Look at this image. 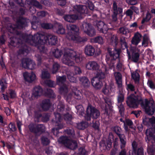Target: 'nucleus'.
Instances as JSON below:
<instances>
[{
  "mask_svg": "<svg viewBox=\"0 0 155 155\" xmlns=\"http://www.w3.org/2000/svg\"><path fill=\"white\" fill-rule=\"evenodd\" d=\"M67 28L68 31L67 36V38L75 43L84 42L87 41L86 37L81 38L78 36L79 28L76 25L69 24L67 25Z\"/></svg>",
  "mask_w": 155,
  "mask_h": 155,
  "instance_id": "nucleus-4",
  "label": "nucleus"
},
{
  "mask_svg": "<svg viewBox=\"0 0 155 155\" xmlns=\"http://www.w3.org/2000/svg\"><path fill=\"white\" fill-rule=\"evenodd\" d=\"M8 127L10 130L12 131H15L16 130V128L14 123H11L8 125Z\"/></svg>",
  "mask_w": 155,
  "mask_h": 155,
  "instance_id": "nucleus-62",
  "label": "nucleus"
},
{
  "mask_svg": "<svg viewBox=\"0 0 155 155\" xmlns=\"http://www.w3.org/2000/svg\"><path fill=\"white\" fill-rule=\"evenodd\" d=\"M8 94H9L11 98H14L16 97V94L15 91L12 90H9L8 92Z\"/></svg>",
  "mask_w": 155,
  "mask_h": 155,
  "instance_id": "nucleus-56",
  "label": "nucleus"
},
{
  "mask_svg": "<svg viewBox=\"0 0 155 155\" xmlns=\"http://www.w3.org/2000/svg\"><path fill=\"white\" fill-rule=\"evenodd\" d=\"M151 14L148 12L145 16L143 18L142 21L141 23L142 24H144L145 22H147L149 21L151 18Z\"/></svg>",
  "mask_w": 155,
  "mask_h": 155,
  "instance_id": "nucleus-44",
  "label": "nucleus"
},
{
  "mask_svg": "<svg viewBox=\"0 0 155 155\" xmlns=\"http://www.w3.org/2000/svg\"><path fill=\"white\" fill-rule=\"evenodd\" d=\"M91 41L92 42L98 43L101 44L104 43V39L102 37L100 36H97L91 39Z\"/></svg>",
  "mask_w": 155,
  "mask_h": 155,
  "instance_id": "nucleus-36",
  "label": "nucleus"
},
{
  "mask_svg": "<svg viewBox=\"0 0 155 155\" xmlns=\"http://www.w3.org/2000/svg\"><path fill=\"white\" fill-rule=\"evenodd\" d=\"M113 14L112 15L113 20L116 21L117 20V15L118 14H121L123 12V9L121 8H117V4L114 2L113 4Z\"/></svg>",
  "mask_w": 155,
  "mask_h": 155,
  "instance_id": "nucleus-21",
  "label": "nucleus"
},
{
  "mask_svg": "<svg viewBox=\"0 0 155 155\" xmlns=\"http://www.w3.org/2000/svg\"><path fill=\"white\" fill-rule=\"evenodd\" d=\"M100 115L99 111L89 104L87 109L86 114L85 116V119L87 121L91 120V117L93 118H97Z\"/></svg>",
  "mask_w": 155,
  "mask_h": 155,
  "instance_id": "nucleus-7",
  "label": "nucleus"
},
{
  "mask_svg": "<svg viewBox=\"0 0 155 155\" xmlns=\"http://www.w3.org/2000/svg\"><path fill=\"white\" fill-rule=\"evenodd\" d=\"M101 68L97 71L96 76L97 78L101 80L105 78L107 74L108 73L109 69L102 62L101 64Z\"/></svg>",
  "mask_w": 155,
  "mask_h": 155,
  "instance_id": "nucleus-12",
  "label": "nucleus"
},
{
  "mask_svg": "<svg viewBox=\"0 0 155 155\" xmlns=\"http://www.w3.org/2000/svg\"><path fill=\"white\" fill-rule=\"evenodd\" d=\"M149 38L147 35L143 36V40L142 43V45L144 47L147 46L148 43Z\"/></svg>",
  "mask_w": 155,
  "mask_h": 155,
  "instance_id": "nucleus-48",
  "label": "nucleus"
},
{
  "mask_svg": "<svg viewBox=\"0 0 155 155\" xmlns=\"http://www.w3.org/2000/svg\"><path fill=\"white\" fill-rule=\"evenodd\" d=\"M117 106L119 110V112L121 116H123L124 114V108L122 103H117Z\"/></svg>",
  "mask_w": 155,
  "mask_h": 155,
  "instance_id": "nucleus-51",
  "label": "nucleus"
},
{
  "mask_svg": "<svg viewBox=\"0 0 155 155\" xmlns=\"http://www.w3.org/2000/svg\"><path fill=\"white\" fill-rule=\"evenodd\" d=\"M48 14V13L44 11H41L37 13V15L38 17L41 18L44 17Z\"/></svg>",
  "mask_w": 155,
  "mask_h": 155,
  "instance_id": "nucleus-64",
  "label": "nucleus"
},
{
  "mask_svg": "<svg viewBox=\"0 0 155 155\" xmlns=\"http://www.w3.org/2000/svg\"><path fill=\"white\" fill-rule=\"evenodd\" d=\"M33 38L35 40L36 43H40L42 45L41 48L43 49H44V44L46 43H48L51 45H55L57 43V37L51 34H48L46 35H43L37 33L33 36Z\"/></svg>",
  "mask_w": 155,
  "mask_h": 155,
  "instance_id": "nucleus-5",
  "label": "nucleus"
},
{
  "mask_svg": "<svg viewBox=\"0 0 155 155\" xmlns=\"http://www.w3.org/2000/svg\"><path fill=\"white\" fill-rule=\"evenodd\" d=\"M131 51L132 53V61L134 62H137L139 59L140 50L137 47H135L131 48Z\"/></svg>",
  "mask_w": 155,
  "mask_h": 155,
  "instance_id": "nucleus-20",
  "label": "nucleus"
},
{
  "mask_svg": "<svg viewBox=\"0 0 155 155\" xmlns=\"http://www.w3.org/2000/svg\"><path fill=\"white\" fill-rule=\"evenodd\" d=\"M100 65L95 61H90L86 65V68L88 70L97 71L100 68Z\"/></svg>",
  "mask_w": 155,
  "mask_h": 155,
  "instance_id": "nucleus-19",
  "label": "nucleus"
},
{
  "mask_svg": "<svg viewBox=\"0 0 155 155\" xmlns=\"http://www.w3.org/2000/svg\"><path fill=\"white\" fill-rule=\"evenodd\" d=\"M41 26L43 28L46 29H51L53 27L52 24L49 23H43L41 24Z\"/></svg>",
  "mask_w": 155,
  "mask_h": 155,
  "instance_id": "nucleus-59",
  "label": "nucleus"
},
{
  "mask_svg": "<svg viewBox=\"0 0 155 155\" xmlns=\"http://www.w3.org/2000/svg\"><path fill=\"white\" fill-rule=\"evenodd\" d=\"M110 42L111 44L114 46H116L118 42V38L115 35L110 34Z\"/></svg>",
  "mask_w": 155,
  "mask_h": 155,
  "instance_id": "nucleus-34",
  "label": "nucleus"
},
{
  "mask_svg": "<svg viewBox=\"0 0 155 155\" xmlns=\"http://www.w3.org/2000/svg\"><path fill=\"white\" fill-rule=\"evenodd\" d=\"M88 126V124L86 122H83L78 124V128L80 130L84 129Z\"/></svg>",
  "mask_w": 155,
  "mask_h": 155,
  "instance_id": "nucleus-47",
  "label": "nucleus"
},
{
  "mask_svg": "<svg viewBox=\"0 0 155 155\" xmlns=\"http://www.w3.org/2000/svg\"><path fill=\"white\" fill-rule=\"evenodd\" d=\"M17 25H11L9 29V32L11 33H15L17 29H21L25 27L26 22L24 19H21L17 22Z\"/></svg>",
  "mask_w": 155,
  "mask_h": 155,
  "instance_id": "nucleus-15",
  "label": "nucleus"
},
{
  "mask_svg": "<svg viewBox=\"0 0 155 155\" xmlns=\"http://www.w3.org/2000/svg\"><path fill=\"white\" fill-rule=\"evenodd\" d=\"M47 94L48 96L49 97L53 98L55 97L53 91L50 89L47 90Z\"/></svg>",
  "mask_w": 155,
  "mask_h": 155,
  "instance_id": "nucleus-61",
  "label": "nucleus"
},
{
  "mask_svg": "<svg viewBox=\"0 0 155 155\" xmlns=\"http://www.w3.org/2000/svg\"><path fill=\"white\" fill-rule=\"evenodd\" d=\"M120 41L121 45V48L122 49H124L127 48V44L126 42L125 38L124 37H121L120 39ZM127 51L129 58L130 57V53L127 49Z\"/></svg>",
  "mask_w": 155,
  "mask_h": 155,
  "instance_id": "nucleus-31",
  "label": "nucleus"
},
{
  "mask_svg": "<svg viewBox=\"0 0 155 155\" xmlns=\"http://www.w3.org/2000/svg\"><path fill=\"white\" fill-rule=\"evenodd\" d=\"M109 55H106V61L107 64H109L111 61L114 60L119 57L120 50L119 49H115L113 51L112 49L109 48L107 49Z\"/></svg>",
  "mask_w": 155,
  "mask_h": 155,
  "instance_id": "nucleus-9",
  "label": "nucleus"
},
{
  "mask_svg": "<svg viewBox=\"0 0 155 155\" xmlns=\"http://www.w3.org/2000/svg\"><path fill=\"white\" fill-rule=\"evenodd\" d=\"M86 3L85 4L87 5L89 8L91 10H93L94 8V6L93 4L91 2L89 1L88 0H85Z\"/></svg>",
  "mask_w": 155,
  "mask_h": 155,
  "instance_id": "nucleus-60",
  "label": "nucleus"
},
{
  "mask_svg": "<svg viewBox=\"0 0 155 155\" xmlns=\"http://www.w3.org/2000/svg\"><path fill=\"white\" fill-rule=\"evenodd\" d=\"M131 76L135 81H138L139 80L140 75L138 72V70H136L131 74Z\"/></svg>",
  "mask_w": 155,
  "mask_h": 155,
  "instance_id": "nucleus-42",
  "label": "nucleus"
},
{
  "mask_svg": "<svg viewBox=\"0 0 155 155\" xmlns=\"http://www.w3.org/2000/svg\"><path fill=\"white\" fill-rule=\"evenodd\" d=\"M74 12L78 13L77 15H65L64 18L65 20L70 22H74L77 19L82 18L87 13V9L85 5H76L74 7Z\"/></svg>",
  "mask_w": 155,
  "mask_h": 155,
  "instance_id": "nucleus-3",
  "label": "nucleus"
},
{
  "mask_svg": "<svg viewBox=\"0 0 155 155\" xmlns=\"http://www.w3.org/2000/svg\"><path fill=\"white\" fill-rule=\"evenodd\" d=\"M103 92L105 95H108L110 94L111 92V87L110 85H106L102 89Z\"/></svg>",
  "mask_w": 155,
  "mask_h": 155,
  "instance_id": "nucleus-35",
  "label": "nucleus"
},
{
  "mask_svg": "<svg viewBox=\"0 0 155 155\" xmlns=\"http://www.w3.org/2000/svg\"><path fill=\"white\" fill-rule=\"evenodd\" d=\"M104 100L106 104L108 105V107L107 105L105 106V113L107 115H109L110 113L112 111L111 106V105L112 104L111 100L110 99L107 97H105L104 98Z\"/></svg>",
  "mask_w": 155,
  "mask_h": 155,
  "instance_id": "nucleus-25",
  "label": "nucleus"
},
{
  "mask_svg": "<svg viewBox=\"0 0 155 155\" xmlns=\"http://www.w3.org/2000/svg\"><path fill=\"white\" fill-rule=\"evenodd\" d=\"M81 28L84 32L88 35L92 37L95 35V31L92 26L89 23L86 22H84L82 25Z\"/></svg>",
  "mask_w": 155,
  "mask_h": 155,
  "instance_id": "nucleus-13",
  "label": "nucleus"
},
{
  "mask_svg": "<svg viewBox=\"0 0 155 155\" xmlns=\"http://www.w3.org/2000/svg\"><path fill=\"white\" fill-rule=\"evenodd\" d=\"M54 115L55 120H54L53 124L55 126V127L52 129V132L54 135L57 136L58 133V130L63 128L64 125L60 123L61 120L60 114L55 113Z\"/></svg>",
  "mask_w": 155,
  "mask_h": 155,
  "instance_id": "nucleus-8",
  "label": "nucleus"
},
{
  "mask_svg": "<svg viewBox=\"0 0 155 155\" xmlns=\"http://www.w3.org/2000/svg\"><path fill=\"white\" fill-rule=\"evenodd\" d=\"M23 76L25 81L30 82L34 81L36 77L35 74L33 72L31 73L25 72L23 74Z\"/></svg>",
  "mask_w": 155,
  "mask_h": 155,
  "instance_id": "nucleus-24",
  "label": "nucleus"
},
{
  "mask_svg": "<svg viewBox=\"0 0 155 155\" xmlns=\"http://www.w3.org/2000/svg\"><path fill=\"white\" fill-rule=\"evenodd\" d=\"M41 141L42 143L44 145H47L50 143V141L48 138L43 137L41 138Z\"/></svg>",
  "mask_w": 155,
  "mask_h": 155,
  "instance_id": "nucleus-55",
  "label": "nucleus"
},
{
  "mask_svg": "<svg viewBox=\"0 0 155 155\" xmlns=\"http://www.w3.org/2000/svg\"><path fill=\"white\" fill-rule=\"evenodd\" d=\"M92 86L96 89H100L103 86V83L101 80L97 78H93L91 80Z\"/></svg>",
  "mask_w": 155,
  "mask_h": 155,
  "instance_id": "nucleus-23",
  "label": "nucleus"
},
{
  "mask_svg": "<svg viewBox=\"0 0 155 155\" xmlns=\"http://www.w3.org/2000/svg\"><path fill=\"white\" fill-rule=\"evenodd\" d=\"M33 36L29 35L27 36V38L25 40V38H24V40L27 43H29L30 45L34 46H37L39 50L41 52H46L45 51V49L44 47V49H43L41 48V46L42 45L40 43H38V41L37 43H36L35 40H34V38H33Z\"/></svg>",
  "mask_w": 155,
  "mask_h": 155,
  "instance_id": "nucleus-14",
  "label": "nucleus"
},
{
  "mask_svg": "<svg viewBox=\"0 0 155 155\" xmlns=\"http://www.w3.org/2000/svg\"><path fill=\"white\" fill-rule=\"evenodd\" d=\"M154 102L153 101H150L146 103L144 106L145 111L148 115H153L154 112Z\"/></svg>",
  "mask_w": 155,
  "mask_h": 155,
  "instance_id": "nucleus-17",
  "label": "nucleus"
},
{
  "mask_svg": "<svg viewBox=\"0 0 155 155\" xmlns=\"http://www.w3.org/2000/svg\"><path fill=\"white\" fill-rule=\"evenodd\" d=\"M41 77L43 79L49 78H50V74L48 71L44 70L42 71Z\"/></svg>",
  "mask_w": 155,
  "mask_h": 155,
  "instance_id": "nucleus-45",
  "label": "nucleus"
},
{
  "mask_svg": "<svg viewBox=\"0 0 155 155\" xmlns=\"http://www.w3.org/2000/svg\"><path fill=\"white\" fill-rule=\"evenodd\" d=\"M114 74L118 87L121 88L122 86L121 74L119 72H115L114 73Z\"/></svg>",
  "mask_w": 155,
  "mask_h": 155,
  "instance_id": "nucleus-27",
  "label": "nucleus"
},
{
  "mask_svg": "<svg viewBox=\"0 0 155 155\" xmlns=\"http://www.w3.org/2000/svg\"><path fill=\"white\" fill-rule=\"evenodd\" d=\"M55 26L58 27V29L56 31L57 33L61 34H63L64 33L65 29L62 25L57 22H56L55 24Z\"/></svg>",
  "mask_w": 155,
  "mask_h": 155,
  "instance_id": "nucleus-32",
  "label": "nucleus"
},
{
  "mask_svg": "<svg viewBox=\"0 0 155 155\" xmlns=\"http://www.w3.org/2000/svg\"><path fill=\"white\" fill-rule=\"evenodd\" d=\"M143 122L144 125L152 126V128L147 129L146 132V141L147 143L151 142L152 143H155V118L153 117L149 118L146 116H143Z\"/></svg>",
  "mask_w": 155,
  "mask_h": 155,
  "instance_id": "nucleus-2",
  "label": "nucleus"
},
{
  "mask_svg": "<svg viewBox=\"0 0 155 155\" xmlns=\"http://www.w3.org/2000/svg\"><path fill=\"white\" fill-rule=\"evenodd\" d=\"M58 142L63 144L65 146L71 149H75L77 147L76 142H73L66 137H61L58 139Z\"/></svg>",
  "mask_w": 155,
  "mask_h": 155,
  "instance_id": "nucleus-10",
  "label": "nucleus"
},
{
  "mask_svg": "<svg viewBox=\"0 0 155 155\" xmlns=\"http://www.w3.org/2000/svg\"><path fill=\"white\" fill-rule=\"evenodd\" d=\"M117 103H122L124 99V93L119 92L117 96Z\"/></svg>",
  "mask_w": 155,
  "mask_h": 155,
  "instance_id": "nucleus-50",
  "label": "nucleus"
},
{
  "mask_svg": "<svg viewBox=\"0 0 155 155\" xmlns=\"http://www.w3.org/2000/svg\"><path fill=\"white\" fill-rule=\"evenodd\" d=\"M63 52L62 61L64 64L68 66H73L74 65V60L78 63L82 60L81 54L76 53L73 50L66 48L64 49Z\"/></svg>",
  "mask_w": 155,
  "mask_h": 155,
  "instance_id": "nucleus-1",
  "label": "nucleus"
},
{
  "mask_svg": "<svg viewBox=\"0 0 155 155\" xmlns=\"http://www.w3.org/2000/svg\"><path fill=\"white\" fill-rule=\"evenodd\" d=\"M96 28L100 32L104 33L108 30L107 25L102 21H96L94 22Z\"/></svg>",
  "mask_w": 155,
  "mask_h": 155,
  "instance_id": "nucleus-18",
  "label": "nucleus"
},
{
  "mask_svg": "<svg viewBox=\"0 0 155 155\" xmlns=\"http://www.w3.org/2000/svg\"><path fill=\"white\" fill-rule=\"evenodd\" d=\"M59 66L57 63H55L53 66L52 72L53 74L56 73L58 71Z\"/></svg>",
  "mask_w": 155,
  "mask_h": 155,
  "instance_id": "nucleus-58",
  "label": "nucleus"
},
{
  "mask_svg": "<svg viewBox=\"0 0 155 155\" xmlns=\"http://www.w3.org/2000/svg\"><path fill=\"white\" fill-rule=\"evenodd\" d=\"M76 108L77 110V113L79 115H83L84 114V109L83 107L80 105L77 106Z\"/></svg>",
  "mask_w": 155,
  "mask_h": 155,
  "instance_id": "nucleus-41",
  "label": "nucleus"
},
{
  "mask_svg": "<svg viewBox=\"0 0 155 155\" xmlns=\"http://www.w3.org/2000/svg\"><path fill=\"white\" fill-rule=\"evenodd\" d=\"M124 124H127L129 126L130 128L133 129H134L135 127H134L133 126V123L132 121L129 119H127L126 120L125 122H124Z\"/></svg>",
  "mask_w": 155,
  "mask_h": 155,
  "instance_id": "nucleus-57",
  "label": "nucleus"
},
{
  "mask_svg": "<svg viewBox=\"0 0 155 155\" xmlns=\"http://www.w3.org/2000/svg\"><path fill=\"white\" fill-rule=\"evenodd\" d=\"M113 137H114L112 134L111 133H110L108 139L106 142L104 143L105 148L107 150H109L111 147V139H113Z\"/></svg>",
  "mask_w": 155,
  "mask_h": 155,
  "instance_id": "nucleus-29",
  "label": "nucleus"
},
{
  "mask_svg": "<svg viewBox=\"0 0 155 155\" xmlns=\"http://www.w3.org/2000/svg\"><path fill=\"white\" fill-rule=\"evenodd\" d=\"M113 130L119 137L121 142V149L124 148L126 144V140L124 135L120 134L121 131V129L118 126H116L114 127Z\"/></svg>",
  "mask_w": 155,
  "mask_h": 155,
  "instance_id": "nucleus-16",
  "label": "nucleus"
},
{
  "mask_svg": "<svg viewBox=\"0 0 155 155\" xmlns=\"http://www.w3.org/2000/svg\"><path fill=\"white\" fill-rule=\"evenodd\" d=\"M143 151V148L141 147L133 151L132 154H130L129 155H133L134 154H135V155H144Z\"/></svg>",
  "mask_w": 155,
  "mask_h": 155,
  "instance_id": "nucleus-38",
  "label": "nucleus"
},
{
  "mask_svg": "<svg viewBox=\"0 0 155 155\" xmlns=\"http://www.w3.org/2000/svg\"><path fill=\"white\" fill-rule=\"evenodd\" d=\"M95 52L94 47L91 45H87L85 47L84 52L85 54L89 56H93Z\"/></svg>",
  "mask_w": 155,
  "mask_h": 155,
  "instance_id": "nucleus-28",
  "label": "nucleus"
},
{
  "mask_svg": "<svg viewBox=\"0 0 155 155\" xmlns=\"http://www.w3.org/2000/svg\"><path fill=\"white\" fill-rule=\"evenodd\" d=\"M135 94H131L127 97L126 103L130 107L137 108L140 103L142 101V99L140 95H138L135 92Z\"/></svg>",
  "mask_w": 155,
  "mask_h": 155,
  "instance_id": "nucleus-6",
  "label": "nucleus"
},
{
  "mask_svg": "<svg viewBox=\"0 0 155 155\" xmlns=\"http://www.w3.org/2000/svg\"><path fill=\"white\" fill-rule=\"evenodd\" d=\"M28 127L31 131L35 133L38 132H42L45 128L43 125L41 124L35 125L32 124H31L29 125Z\"/></svg>",
  "mask_w": 155,
  "mask_h": 155,
  "instance_id": "nucleus-22",
  "label": "nucleus"
},
{
  "mask_svg": "<svg viewBox=\"0 0 155 155\" xmlns=\"http://www.w3.org/2000/svg\"><path fill=\"white\" fill-rule=\"evenodd\" d=\"M66 80L65 76H57V83L60 86L59 91L61 94H64L68 91V87L64 84Z\"/></svg>",
  "mask_w": 155,
  "mask_h": 155,
  "instance_id": "nucleus-11",
  "label": "nucleus"
},
{
  "mask_svg": "<svg viewBox=\"0 0 155 155\" xmlns=\"http://www.w3.org/2000/svg\"><path fill=\"white\" fill-rule=\"evenodd\" d=\"M28 4L32 5L37 8H41L42 6L38 2L35 0H27V2Z\"/></svg>",
  "mask_w": 155,
  "mask_h": 155,
  "instance_id": "nucleus-37",
  "label": "nucleus"
},
{
  "mask_svg": "<svg viewBox=\"0 0 155 155\" xmlns=\"http://www.w3.org/2000/svg\"><path fill=\"white\" fill-rule=\"evenodd\" d=\"M45 84L48 86L52 87L54 86V82L51 80H47L45 81Z\"/></svg>",
  "mask_w": 155,
  "mask_h": 155,
  "instance_id": "nucleus-63",
  "label": "nucleus"
},
{
  "mask_svg": "<svg viewBox=\"0 0 155 155\" xmlns=\"http://www.w3.org/2000/svg\"><path fill=\"white\" fill-rule=\"evenodd\" d=\"M42 107L43 110H48L50 106V103L49 100H45L43 101L42 102Z\"/></svg>",
  "mask_w": 155,
  "mask_h": 155,
  "instance_id": "nucleus-33",
  "label": "nucleus"
},
{
  "mask_svg": "<svg viewBox=\"0 0 155 155\" xmlns=\"http://www.w3.org/2000/svg\"><path fill=\"white\" fill-rule=\"evenodd\" d=\"M141 37V35L139 32L136 33L132 38L131 41V44L137 46L140 42Z\"/></svg>",
  "mask_w": 155,
  "mask_h": 155,
  "instance_id": "nucleus-26",
  "label": "nucleus"
},
{
  "mask_svg": "<svg viewBox=\"0 0 155 155\" xmlns=\"http://www.w3.org/2000/svg\"><path fill=\"white\" fill-rule=\"evenodd\" d=\"M42 94V90L40 86L35 87L33 90L32 95L35 97L41 95Z\"/></svg>",
  "mask_w": 155,
  "mask_h": 155,
  "instance_id": "nucleus-30",
  "label": "nucleus"
},
{
  "mask_svg": "<svg viewBox=\"0 0 155 155\" xmlns=\"http://www.w3.org/2000/svg\"><path fill=\"white\" fill-rule=\"evenodd\" d=\"M30 59L29 58L23 59L21 62L22 67L28 69V65L29 63Z\"/></svg>",
  "mask_w": 155,
  "mask_h": 155,
  "instance_id": "nucleus-46",
  "label": "nucleus"
},
{
  "mask_svg": "<svg viewBox=\"0 0 155 155\" xmlns=\"http://www.w3.org/2000/svg\"><path fill=\"white\" fill-rule=\"evenodd\" d=\"M35 66L36 64L35 62L31 59H30L29 63L28 65V69H33L35 68Z\"/></svg>",
  "mask_w": 155,
  "mask_h": 155,
  "instance_id": "nucleus-53",
  "label": "nucleus"
},
{
  "mask_svg": "<svg viewBox=\"0 0 155 155\" xmlns=\"http://www.w3.org/2000/svg\"><path fill=\"white\" fill-rule=\"evenodd\" d=\"M79 80L82 85L84 86H87L89 84L90 82L88 79L85 77L81 78Z\"/></svg>",
  "mask_w": 155,
  "mask_h": 155,
  "instance_id": "nucleus-39",
  "label": "nucleus"
},
{
  "mask_svg": "<svg viewBox=\"0 0 155 155\" xmlns=\"http://www.w3.org/2000/svg\"><path fill=\"white\" fill-rule=\"evenodd\" d=\"M68 78L70 81L72 82H75L76 81V78L73 76L72 73L70 72L68 73L67 74Z\"/></svg>",
  "mask_w": 155,
  "mask_h": 155,
  "instance_id": "nucleus-52",
  "label": "nucleus"
},
{
  "mask_svg": "<svg viewBox=\"0 0 155 155\" xmlns=\"http://www.w3.org/2000/svg\"><path fill=\"white\" fill-rule=\"evenodd\" d=\"M6 87L7 84L5 81L3 79L1 80L0 81V90L3 92Z\"/></svg>",
  "mask_w": 155,
  "mask_h": 155,
  "instance_id": "nucleus-43",
  "label": "nucleus"
},
{
  "mask_svg": "<svg viewBox=\"0 0 155 155\" xmlns=\"http://www.w3.org/2000/svg\"><path fill=\"white\" fill-rule=\"evenodd\" d=\"M73 95L75 98L77 99H80L81 97V92L80 91L76 89L74 91Z\"/></svg>",
  "mask_w": 155,
  "mask_h": 155,
  "instance_id": "nucleus-49",
  "label": "nucleus"
},
{
  "mask_svg": "<svg viewBox=\"0 0 155 155\" xmlns=\"http://www.w3.org/2000/svg\"><path fill=\"white\" fill-rule=\"evenodd\" d=\"M147 150L148 153L150 155H153L154 152L155 151V148L153 146H148Z\"/></svg>",
  "mask_w": 155,
  "mask_h": 155,
  "instance_id": "nucleus-54",
  "label": "nucleus"
},
{
  "mask_svg": "<svg viewBox=\"0 0 155 155\" xmlns=\"http://www.w3.org/2000/svg\"><path fill=\"white\" fill-rule=\"evenodd\" d=\"M52 53L54 56L56 58L60 57L62 54L61 50L58 49H54L52 51Z\"/></svg>",
  "mask_w": 155,
  "mask_h": 155,
  "instance_id": "nucleus-40",
  "label": "nucleus"
}]
</instances>
